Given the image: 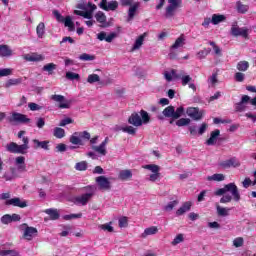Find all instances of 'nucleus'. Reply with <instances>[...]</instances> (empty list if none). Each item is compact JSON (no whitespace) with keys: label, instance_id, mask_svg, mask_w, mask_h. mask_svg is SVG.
<instances>
[{"label":"nucleus","instance_id":"1","mask_svg":"<svg viewBox=\"0 0 256 256\" xmlns=\"http://www.w3.org/2000/svg\"><path fill=\"white\" fill-rule=\"evenodd\" d=\"M214 195L217 197H223L220 199V203H231V201H236V203H239L241 201V194L239 193V188L235 183H229L224 185L223 188H219L215 191Z\"/></svg>","mask_w":256,"mask_h":256},{"label":"nucleus","instance_id":"2","mask_svg":"<svg viewBox=\"0 0 256 256\" xmlns=\"http://www.w3.org/2000/svg\"><path fill=\"white\" fill-rule=\"evenodd\" d=\"M86 191H89V193H84L80 196H76L74 198L75 205H82L85 206L87 203H89L90 199H93V195H95V186L88 185L84 187Z\"/></svg>","mask_w":256,"mask_h":256},{"label":"nucleus","instance_id":"3","mask_svg":"<svg viewBox=\"0 0 256 256\" xmlns=\"http://www.w3.org/2000/svg\"><path fill=\"white\" fill-rule=\"evenodd\" d=\"M169 5L166 7V12L164 16L166 19H172L175 17V13H177V9H181L183 7L182 0H168Z\"/></svg>","mask_w":256,"mask_h":256},{"label":"nucleus","instance_id":"4","mask_svg":"<svg viewBox=\"0 0 256 256\" xmlns=\"http://www.w3.org/2000/svg\"><path fill=\"white\" fill-rule=\"evenodd\" d=\"M183 113H185V108L183 106L178 107L176 110L174 106H167L162 112L164 117L171 119H180L183 116Z\"/></svg>","mask_w":256,"mask_h":256},{"label":"nucleus","instance_id":"5","mask_svg":"<svg viewBox=\"0 0 256 256\" xmlns=\"http://www.w3.org/2000/svg\"><path fill=\"white\" fill-rule=\"evenodd\" d=\"M142 169H147L148 171H151V175L149 177V181H152V183H155V181H158L161 177V167L157 164H147L142 166Z\"/></svg>","mask_w":256,"mask_h":256},{"label":"nucleus","instance_id":"6","mask_svg":"<svg viewBox=\"0 0 256 256\" xmlns=\"http://www.w3.org/2000/svg\"><path fill=\"white\" fill-rule=\"evenodd\" d=\"M52 101H55L58 104L59 109H70L71 103H73L72 100L65 99V96L54 94L51 96Z\"/></svg>","mask_w":256,"mask_h":256},{"label":"nucleus","instance_id":"7","mask_svg":"<svg viewBox=\"0 0 256 256\" xmlns=\"http://www.w3.org/2000/svg\"><path fill=\"white\" fill-rule=\"evenodd\" d=\"M172 75L174 79H181L183 87L189 85L191 81H193V78L189 75H185V71L183 70L177 71L175 69H172Z\"/></svg>","mask_w":256,"mask_h":256},{"label":"nucleus","instance_id":"8","mask_svg":"<svg viewBox=\"0 0 256 256\" xmlns=\"http://www.w3.org/2000/svg\"><path fill=\"white\" fill-rule=\"evenodd\" d=\"M100 191H111V182L105 176H98L95 179Z\"/></svg>","mask_w":256,"mask_h":256},{"label":"nucleus","instance_id":"9","mask_svg":"<svg viewBox=\"0 0 256 256\" xmlns=\"http://www.w3.org/2000/svg\"><path fill=\"white\" fill-rule=\"evenodd\" d=\"M219 167H221L222 169H231V167L237 168L241 167V162L239 161V159H237V157H231L228 160L220 162Z\"/></svg>","mask_w":256,"mask_h":256},{"label":"nucleus","instance_id":"10","mask_svg":"<svg viewBox=\"0 0 256 256\" xmlns=\"http://www.w3.org/2000/svg\"><path fill=\"white\" fill-rule=\"evenodd\" d=\"M186 114L193 119V121H201V119H203V111L199 110L197 107L187 108Z\"/></svg>","mask_w":256,"mask_h":256},{"label":"nucleus","instance_id":"11","mask_svg":"<svg viewBox=\"0 0 256 256\" xmlns=\"http://www.w3.org/2000/svg\"><path fill=\"white\" fill-rule=\"evenodd\" d=\"M6 151L8 153H14L17 155H25L27 151H24L21 145L15 143V142H10L9 144L6 145Z\"/></svg>","mask_w":256,"mask_h":256},{"label":"nucleus","instance_id":"12","mask_svg":"<svg viewBox=\"0 0 256 256\" xmlns=\"http://www.w3.org/2000/svg\"><path fill=\"white\" fill-rule=\"evenodd\" d=\"M249 101H251V97H249L248 95H243L240 102L234 105L235 111L237 113H243V111L247 109V103H249Z\"/></svg>","mask_w":256,"mask_h":256},{"label":"nucleus","instance_id":"13","mask_svg":"<svg viewBox=\"0 0 256 256\" xmlns=\"http://www.w3.org/2000/svg\"><path fill=\"white\" fill-rule=\"evenodd\" d=\"M5 205H12V207H19L20 209H25V207H27V201L21 200V198L19 197H15L6 200Z\"/></svg>","mask_w":256,"mask_h":256},{"label":"nucleus","instance_id":"14","mask_svg":"<svg viewBox=\"0 0 256 256\" xmlns=\"http://www.w3.org/2000/svg\"><path fill=\"white\" fill-rule=\"evenodd\" d=\"M100 9H103L104 11H117L119 7V2L117 1H111L107 5V0H102L100 2Z\"/></svg>","mask_w":256,"mask_h":256},{"label":"nucleus","instance_id":"15","mask_svg":"<svg viewBox=\"0 0 256 256\" xmlns=\"http://www.w3.org/2000/svg\"><path fill=\"white\" fill-rule=\"evenodd\" d=\"M39 231L35 227H29L27 226L24 230L23 237L26 239V241H33L34 237H37Z\"/></svg>","mask_w":256,"mask_h":256},{"label":"nucleus","instance_id":"16","mask_svg":"<svg viewBox=\"0 0 256 256\" xmlns=\"http://www.w3.org/2000/svg\"><path fill=\"white\" fill-rule=\"evenodd\" d=\"M128 123L134 127H141V125H143V120L141 119V116H139V113L133 112L128 118Z\"/></svg>","mask_w":256,"mask_h":256},{"label":"nucleus","instance_id":"17","mask_svg":"<svg viewBox=\"0 0 256 256\" xmlns=\"http://www.w3.org/2000/svg\"><path fill=\"white\" fill-rule=\"evenodd\" d=\"M95 19L98 23H100V27L102 29H105L107 27H109V22H107V16H105V13L101 12V11H98L96 14H95Z\"/></svg>","mask_w":256,"mask_h":256},{"label":"nucleus","instance_id":"18","mask_svg":"<svg viewBox=\"0 0 256 256\" xmlns=\"http://www.w3.org/2000/svg\"><path fill=\"white\" fill-rule=\"evenodd\" d=\"M115 37H117V33L115 32L110 33L108 36L107 33L103 31L97 34V39L99 41H106V43H112Z\"/></svg>","mask_w":256,"mask_h":256},{"label":"nucleus","instance_id":"19","mask_svg":"<svg viewBox=\"0 0 256 256\" xmlns=\"http://www.w3.org/2000/svg\"><path fill=\"white\" fill-rule=\"evenodd\" d=\"M12 121H15V123H31V119L28 118L27 115L21 113H13Z\"/></svg>","mask_w":256,"mask_h":256},{"label":"nucleus","instance_id":"20","mask_svg":"<svg viewBox=\"0 0 256 256\" xmlns=\"http://www.w3.org/2000/svg\"><path fill=\"white\" fill-rule=\"evenodd\" d=\"M33 149H44V151H49V141H39L38 139H33Z\"/></svg>","mask_w":256,"mask_h":256},{"label":"nucleus","instance_id":"21","mask_svg":"<svg viewBox=\"0 0 256 256\" xmlns=\"http://www.w3.org/2000/svg\"><path fill=\"white\" fill-rule=\"evenodd\" d=\"M140 4L139 2H135L129 9H128V18L127 23H131L132 19H135V13H137V9H139Z\"/></svg>","mask_w":256,"mask_h":256},{"label":"nucleus","instance_id":"22","mask_svg":"<svg viewBox=\"0 0 256 256\" xmlns=\"http://www.w3.org/2000/svg\"><path fill=\"white\" fill-rule=\"evenodd\" d=\"M192 205H193V203H191L190 201L185 202V203L176 211L177 217H181V215H185V213H187V211H191Z\"/></svg>","mask_w":256,"mask_h":256},{"label":"nucleus","instance_id":"23","mask_svg":"<svg viewBox=\"0 0 256 256\" xmlns=\"http://www.w3.org/2000/svg\"><path fill=\"white\" fill-rule=\"evenodd\" d=\"M26 61L30 62H39V61H45V56L37 53L27 54L25 57Z\"/></svg>","mask_w":256,"mask_h":256},{"label":"nucleus","instance_id":"24","mask_svg":"<svg viewBox=\"0 0 256 256\" xmlns=\"http://www.w3.org/2000/svg\"><path fill=\"white\" fill-rule=\"evenodd\" d=\"M219 135H221V131L216 129L210 133V138L206 140V145H215V141H217Z\"/></svg>","mask_w":256,"mask_h":256},{"label":"nucleus","instance_id":"25","mask_svg":"<svg viewBox=\"0 0 256 256\" xmlns=\"http://www.w3.org/2000/svg\"><path fill=\"white\" fill-rule=\"evenodd\" d=\"M145 37H147V32H144L136 39L132 47V51H137V49H141V47L143 46V42L145 41Z\"/></svg>","mask_w":256,"mask_h":256},{"label":"nucleus","instance_id":"26","mask_svg":"<svg viewBox=\"0 0 256 256\" xmlns=\"http://www.w3.org/2000/svg\"><path fill=\"white\" fill-rule=\"evenodd\" d=\"M227 17L223 14H213L211 19L212 25H219V23H225Z\"/></svg>","mask_w":256,"mask_h":256},{"label":"nucleus","instance_id":"27","mask_svg":"<svg viewBox=\"0 0 256 256\" xmlns=\"http://www.w3.org/2000/svg\"><path fill=\"white\" fill-rule=\"evenodd\" d=\"M157 233H159L157 226L148 227L141 234V238L146 239V237H149V235H157Z\"/></svg>","mask_w":256,"mask_h":256},{"label":"nucleus","instance_id":"28","mask_svg":"<svg viewBox=\"0 0 256 256\" xmlns=\"http://www.w3.org/2000/svg\"><path fill=\"white\" fill-rule=\"evenodd\" d=\"M44 213H46V215H49L51 221H57V219L61 217V214H59V211L53 208L44 210Z\"/></svg>","mask_w":256,"mask_h":256},{"label":"nucleus","instance_id":"29","mask_svg":"<svg viewBox=\"0 0 256 256\" xmlns=\"http://www.w3.org/2000/svg\"><path fill=\"white\" fill-rule=\"evenodd\" d=\"M13 55V50L9 48L8 45H0V57H11Z\"/></svg>","mask_w":256,"mask_h":256},{"label":"nucleus","instance_id":"30","mask_svg":"<svg viewBox=\"0 0 256 256\" xmlns=\"http://www.w3.org/2000/svg\"><path fill=\"white\" fill-rule=\"evenodd\" d=\"M133 177V172L131 170H121L118 174V179L121 181H128Z\"/></svg>","mask_w":256,"mask_h":256},{"label":"nucleus","instance_id":"31","mask_svg":"<svg viewBox=\"0 0 256 256\" xmlns=\"http://www.w3.org/2000/svg\"><path fill=\"white\" fill-rule=\"evenodd\" d=\"M69 141L72 143V145H83L79 132H74L73 135L70 136Z\"/></svg>","mask_w":256,"mask_h":256},{"label":"nucleus","instance_id":"32","mask_svg":"<svg viewBox=\"0 0 256 256\" xmlns=\"http://www.w3.org/2000/svg\"><path fill=\"white\" fill-rule=\"evenodd\" d=\"M185 45V35L181 34L174 44L171 46V49H179V47H183Z\"/></svg>","mask_w":256,"mask_h":256},{"label":"nucleus","instance_id":"33","mask_svg":"<svg viewBox=\"0 0 256 256\" xmlns=\"http://www.w3.org/2000/svg\"><path fill=\"white\" fill-rule=\"evenodd\" d=\"M62 23H64L65 27H68V31H75V23H73L71 16H66Z\"/></svg>","mask_w":256,"mask_h":256},{"label":"nucleus","instance_id":"34","mask_svg":"<svg viewBox=\"0 0 256 256\" xmlns=\"http://www.w3.org/2000/svg\"><path fill=\"white\" fill-rule=\"evenodd\" d=\"M22 83H23V78H13V79H9L5 83V87L6 89H9V87H13V85H21Z\"/></svg>","mask_w":256,"mask_h":256},{"label":"nucleus","instance_id":"35","mask_svg":"<svg viewBox=\"0 0 256 256\" xmlns=\"http://www.w3.org/2000/svg\"><path fill=\"white\" fill-rule=\"evenodd\" d=\"M236 9L238 13H241L242 15H245L247 11H249V5H245L241 3V1L236 2Z\"/></svg>","mask_w":256,"mask_h":256},{"label":"nucleus","instance_id":"36","mask_svg":"<svg viewBox=\"0 0 256 256\" xmlns=\"http://www.w3.org/2000/svg\"><path fill=\"white\" fill-rule=\"evenodd\" d=\"M216 211H217V214L219 215V217H227V216H229V212L231 211V208H223L217 204Z\"/></svg>","mask_w":256,"mask_h":256},{"label":"nucleus","instance_id":"37","mask_svg":"<svg viewBox=\"0 0 256 256\" xmlns=\"http://www.w3.org/2000/svg\"><path fill=\"white\" fill-rule=\"evenodd\" d=\"M236 69L241 72H245L249 70V62L246 60H242L237 63Z\"/></svg>","mask_w":256,"mask_h":256},{"label":"nucleus","instance_id":"38","mask_svg":"<svg viewBox=\"0 0 256 256\" xmlns=\"http://www.w3.org/2000/svg\"><path fill=\"white\" fill-rule=\"evenodd\" d=\"M36 33L39 39H43L45 36V23L40 22L36 27Z\"/></svg>","mask_w":256,"mask_h":256},{"label":"nucleus","instance_id":"39","mask_svg":"<svg viewBox=\"0 0 256 256\" xmlns=\"http://www.w3.org/2000/svg\"><path fill=\"white\" fill-rule=\"evenodd\" d=\"M53 135L56 139H63V137H65V129L56 127L54 128Z\"/></svg>","mask_w":256,"mask_h":256},{"label":"nucleus","instance_id":"40","mask_svg":"<svg viewBox=\"0 0 256 256\" xmlns=\"http://www.w3.org/2000/svg\"><path fill=\"white\" fill-rule=\"evenodd\" d=\"M0 255L1 256H21L19 251L17 250H0Z\"/></svg>","mask_w":256,"mask_h":256},{"label":"nucleus","instance_id":"41","mask_svg":"<svg viewBox=\"0 0 256 256\" xmlns=\"http://www.w3.org/2000/svg\"><path fill=\"white\" fill-rule=\"evenodd\" d=\"M92 150L96 151V153H99V155H107V149L102 144H100L99 146H92Z\"/></svg>","mask_w":256,"mask_h":256},{"label":"nucleus","instance_id":"42","mask_svg":"<svg viewBox=\"0 0 256 256\" xmlns=\"http://www.w3.org/2000/svg\"><path fill=\"white\" fill-rule=\"evenodd\" d=\"M101 81V77L98 74H90L87 78V83L93 85V83H99Z\"/></svg>","mask_w":256,"mask_h":256},{"label":"nucleus","instance_id":"43","mask_svg":"<svg viewBox=\"0 0 256 256\" xmlns=\"http://www.w3.org/2000/svg\"><path fill=\"white\" fill-rule=\"evenodd\" d=\"M191 119L189 118H180L176 121L177 127H187V125H190Z\"/></svg>","mask_w":256,"mask_h":256},{"label":"nucleus","instance_id":"44","mask_svg":"<svg viewBox=\"0 0 256 256\" xmlns=\"http://www.w3.org/2000/svg\"><path fill=\"white\" fill-rule=\"evenodd\" d=\"M55 69H57V65L54 63H48L43 66V71H47L49 75H53V71H55Z\"/></svg>","mask_w":256,"mask_h":256},{"label":"nucleus","instance_id":"45","mask_svg":"<svg viewBox=\"0 0 256 256\" xmlns=\"http://www.w3.org/2000/svg\"><path fill=\"white\" fill-rule=\"evenodd\" d=\"M66 79H69V81H79L81 76L75 72H66Z\"/></svg>","mask_w":256,"mask_h":256},{"label":"nucleus","instance_id":"46","mask_svg":"<svg viewBox=\"0 0 256 256\" xmlns=\"http://www.w3.org/2000/svg\"><path fill=\"white\" fill-rule=\"evenodd\" d=\"M78 59H80V61H95V55H91L88 53H82Z\"/></svg>","mask_w":256,"mask_h":256},{"label":"nucleus","instance_id":"47","mask_svg":"<svg viewBox=\"0 0 256 256\" xmlns=\"http://www.w3.org/2000/svg\"><path fill=\"white\" fill-rule=\"evenodd\" d=\"M208 181H225V175L223 174H214L212 176H208Z\"/></svg>","mask_w":256,"mask_h":256},{"label":"nucleus","instance_id":"48","mask_svg":"<svg viewBox=\"0 0 256 256\" xmlns=\"http://www.w3.org/2000/svg\"><path fill=\"white\" fill-rule=\"evenodd\" d=\"M209 53H211V48H204L203 50H200L197 53V57H198V59H205V57H207V55H209Z\"/></svg>","mask_w":256,"mask_h":256},{"label":"nucleus","instance_id":"49","mask_svg":"<svg viewBox=\"0 0 256 256\" xmlns=\"http://www.w3.org/2000/svg\"><path fill=\"white\" fill-rule=\"evenodd\" d=\"M140 115H141V120H142V123L144 124H147L151 121V117L149 116V113H147V111L145 110H141L140 111Z\"/></svg>","mask_w":256,"mask_h":256},{"label":"nucleus","instance_id":"50","mask_svg":"<svg viewBox=\"0 0 256 256\" xmlns=\"http://www.w3.org/2000/svg\"><path fill=\"white\" fill-rule=\"evenodd\" d=\"M75 169H76V171H87V162L81 161V162L76 163Z\"/></svg>","mask_w":256,"mask_h":256},{"label":"nucleus","instance_id":"51","mask_svg":"<svg viewBox=\"0 0 256 256\" xmlns=\"http://www.w3.org/2000/svg\"><path fill=\"white\" fill-rule=\"evenodd\" d=\"M81 141H90L91 134L87 131L78 132Z\"/></svg>","mask_w":256,"mask_h":256},{"label":"nucleus","instance_id":"52","mask_svg":"<svg viewBox=\"0 0 256 256\" xmlns=\"http://www.w3.org/2000/svg\"><path fill=\"white\" fill-rule=\"evenodd\" d=\"M176 205H179V201L174 200L172 202H169L165 207L164 211H173L175 209Z\"/></svg>","mask_w":256,"mask_h":256},{"label":"nucleus","instance_id":"53","mask_svg":"<svg viewBox=\"0 0 256 256\" xmlns=\"http://www.w3.org/2000/svg\"><path fill=\"white\" fill-rule=\"evenodd\" d=\"M234 79L237 83H243V81H245V74L243 72H236Z\"/></svg>","mask_w":256,"mask_h":256},{"label":"nucleus","instance_id":"54","mask_svg":"<svg viewBox=\"0 0 256 256\" xmlns=\"http://www.w3.org/2000/svg\"><path fill=\"white\" fill-rule=\"evenodd\" d=\"M23 144L20 145L23 151L29 150V137L24 136L22 137Z\"/></svg>","mask_w":256,"mask_h":256},{"label":"nucleus","instance_id":"55","mask_svg":"<svg viewBox=\"0 0 256 256\" xmlns=\"http://www.w3.org/2000/svg\"><path fill=\"white\" fill-rule=\"evenodd\" d=\"M13 74V70L11 68H3L0 69V77H9V75Z\"/></svg>","mask_w":256,"mask_h":256},{"label":"nucleus","instance_id":"56","mask_svg":"<svg viewBox=\"0 0 256 256\" xmlns=\"http://www.w3.org/2000/svg\"><path fill=\"white\" fill-rule=\"evenodd\" d=\"M122 131L124 133H128V135H135V133H137V129H135L133 126H126L122 128Z\"/></svg>","mask_w":256,"mask_h":256},{"label":"nucleus","instance_id":"57","mask_svg":"<svg viewBox=\"0 0 256 256\" xmlns=\"http://www.w3.org/2000/svg\"><path fill=\"white\" fill-rule=\"evenodd\" d=\"M209 45L213 47L214 53L219 57H221V48H219V46H217V44L214 41H210Z\"/></svg>","mask_w":256,"mask_h":256},{"label":"nucleus","instance_id":"58","mask_svg":"<svg viewBox=\"0 0 256 256\" xmlns=\"http://www.w3.org/2000/svg\"><path fill=\"white\" fill-rule=\"evenodd\" d=\"M1 223L3 225H9V223H12L11 222V215L10 214H5L1 217Z\"/></svg>","mask_w":256,"mask_h":256},{"label":"nucleus","instance_id":"59","mask_svg":"<svg viewBox=\"0 0 256 256\" xmlns=\"http://www.w3.org/2000/svg\"><path fill=\"white\" fill-rule=\"evenodd\" d=\"M53 15L56 18V20L58 21V23H63L65 21V17H63V15H61V13H59V11L54 10Z\"/></svg>","mask_w":256,"mask_h":256},{"label":"nucleus","instance_id":"60","mask_svg":"<svg viewBox=\"0 0 256 256\" xmlns=\"http://www.w3.org/2000/svg\"><path fill=\"white\" fill-rule=\"evenodd\" d=\"M36 127H38V129H43V127H45V118L43 117H39L36 119Z\"/></svg>","mask_w":256,"mask_h":256},{"label":"nucleus","instance_id":"61","mask_svg":"<svg viewBox=\"0 0 256 256\" xmlns=\"http://www.w3.org/2000/svg\"><path fill=\"white\" fill-rule=\"evenodd\" d=\"M243 243H244V240H243V237H238V238H235L234 241H233V245L234 247H243Z\"/></svg>","mask_w":256,"mask_h":256},{"label":"nucleus","instance_id":"62","mask_svg":"<svg viewBox=\"0 0 256 256\" xmlns=\"http://www.w3.org/2000/svg\"><path fill=\"white\" fill-rule=\"evenodd\" d=\"M183 241H184L183 234H178L172 241V245H179V243H183Z\"/></svg>","mask_w":256,"mask_h":256},{"label":"nucleus","instance_id":"63","mask_svg":"<svg viewBox=\"0 0 256 256\" xmlns=\"http://www.w3.org/2000/svg\"><path fill=\"white\" fill-rule=\"evenodd\" d=\"M71 123H74V120L72 118H65L60 121L59 126L60 127H65L66 125H71Z\"/></svg>","mask_w":256,"mask_h":256},{"label":"nucleus","instance_id":"64","mask_svg":"<svg viewBox=\"0 0 256 256\" xmlns=\"http://www.w3.org/2000/svg\"><path fill=\"white\" fill-rule=\"evenodd\" d=\"M208 81L213 87H215V85H217V83L219 82V80L217 79V73H213Z\"/></svg>","mask_w":256,"mask_h":256}]
</instances>
